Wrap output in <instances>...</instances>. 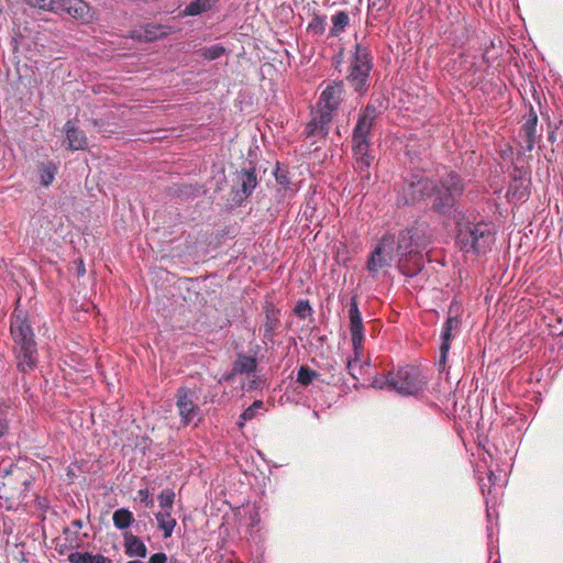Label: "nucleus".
<instances>
[{
    "label": "nucleus",
    "mask_w": 563,
    "mask_h": 563,
    "mask_svg": "<svg viewBox=\"0 0 563 563\" xmlns=\"http://www.w3.org/2000/svg\"><path fill=\"white\" fill-rule=\"evenodd\" d=\"M58 167L53 162L42 163L38 168L40 181L43 186L48 187L55 179Z\"/></svg>",
    "instance_id": "nucleus-29"
},
{
    "label": "nucleus",
    "mask_w": 563,
    "mask_h": 563,
    "mask_svg": "<svg viewBox=\"0 0 563 563\" xmlns=\"http://www.w3.org/2000/svg\"><path fill=\"white\" fill-rule=\"evenodd\" d=\"M487 531H488V538H492V536H493V528H492V527H490V528L488 527V528H487Z\"/></svg>",
    "instance_id": "nucleus-58"
},
{
    "label": "nucleus",
    "mask_w": 563,
    "mask_h": 563,
    "mask_svg": "<svg viewBox=\"0 0 563 563\" xmlns=\"http://www.w3.org/2000/svg\"><path fill=\"white\" fill-rule=\"evenodd\" d=\"M10 332L14 342L16 368L22 374L34 371L38 364V350L29 316L15 308L11 314Z\"/></svg>",
    "instance_id": "nucleus-3"
},
{
    "label": "nucleus",
    "mask_w": 563,
    "mask_h": 563,
    "mask_svg": "<svg viewBox=\"0 0 563 563\" xmlns=\"http://www.w3.org/2000/svg\"><path fill=\"white\" fill-rule=\"evenodd\" d=\"M327 27V15L314 14L307 25V32L313 36H321L324 34Z\"/></svg>",
    "instance_id": "nucleus-30"
},
{
    "label": "nucleus",
    "mask_w": 563,
    "mask_h": 563,
    "mask_svg": "<svg viewBox=\"0 0 563 563\" xmlns=\"http://www.w3.org/2000/svg\"><path fill=\"white\" fill-rule=\"evenodd\" d=\"M461 320L456 316H449L443 323L441 331V344L451 345V341L454 336L453 330H457Z\"/></svg>",
    "instance_id": "nucleus-28"
},
{
    "label": "nucleus",
    "mask_w": 563,
    "mask_h": 563,
    "mask_svg": "<svg viewBox=\"0 0 563 563\" xmlns=\"http://www.w3.org/2000/svg\"><path fill=\"white\" fill-rule=\"evenodd\" d=\"M32 9H38L47 12H58V0H23Z\"/></svg>",
    "instance_id": "nucleus-31"
},
{
    "label": "nucleus",
    "mask_w": 563,
    "mask_h": 563,
    "mask_svg": "<svg viewBox=\"0 0 563 563\" xmlns=\"http://www.w3.org/2000/svg\"><path fill=\"white\" fill-rule=\"evenodd\" d=\"M295 314L300 319H306L308 316L311 314L312 308L310 306L309 300H299L296 302L294 308Z\"/></svg>",
    "instance_id": "nucleus-37"
},
{
    "label": "nucleus",
    "mask_w": 563,
    "mask_h": 563,
    "mask_svg": "<svg viewBox=\"0 0 563 563\" xmlns=\"http://www.w3.org/2000/svg\"><path fill=\"white\" fill-rule=\"evenodd\" d=\"M263 407L264 402L262 400H255L240 415V419H244V421L252 420L256 416L257 411Z\"/></svg>",
    "instance_id": "nucleus-39"
},
{
    "label": "nucleus",
    "mask_w": 563,
    "mask_h": 563,
    "mask_svg": "<svg viewBox=\"0 0 563 563\" xmlns=\"http://www.w3.org/2000/svg\"><path fill=\"white\" fill-rule=\"evenodd\" d=\"M239 185L232 188L233 201L241 206L257 187V175L255 166L243 168L238 173Z\"/></svg>",
    "instance_id": "nucleus-13"
},
{
    "label": "nucleus",
    "mask_w": 563,
    "mask_h": 563,
    "mask_svg": "<svg viewBox=\"0 0 563 563\" xmlns=\"http://www.w3.org/2000/svg\"><path fill=\"white\" fill-rule=\"evenodd\" d=\"M159 507L162 511H172L175 501V493L173 489H163L158 495Z\"/></svg>",
    "instance_id": "nucleus-36"
},
{
    "label": "nucleus",
    "mask_w": 563,
    "mask_h": 563,
    "mask_svg": "<svg viewBox=\"0 0 563 563\" xmlns=\"http://www.w3.org/2000/svg\"><path fill=\"white\" fill-rule=\"evenodd\" d=\"M396 241L398 271L409 278L416 277L420 273L419 266L409 271L408 267L405 266V256H415L416 254H421L419 249L423 245V230L417 224L410 225L399 231L398 235L396 236Z\"/></svg>",
    "instance_id": "nucleus-6"
},
{
    "label": "nucleus",
    "mask_w": 563,
    "mask_h": 563,
    "mask_svg": "<svg viewBox=\"0 0 563 563\" xmlns=\"http://www.w3.org/2000/svg\"><path fill=\"white\" fill-rule=\"evenodd\" d=\"M493 563H500V562H499V559L495 560Z\"/></svg>",
    "instance_id": "nucleus-60"
},
{
    "label": "nucleus",
    "mask_w": 563,
    "mask_h": 563,
    "mask_svg": "<svg viewBox=\"0 0 563 563\" xmlns=\"http://www.w3.org/2000/svg\"><path fill=\"white\" fill-rule=\"evenodd\" d=\"M112 521L118 530L124 531L135 522V519L130 509L122 507L114 510Z\"/></svg>",
    "instance_id": "nucleus-25"
},
{
    "label": "nucleus",
    "mask_w": 563,
    "mask_h": 563,
    "mask_svg": "<svg viewBox=\"0 0 563 563\" xmlns=\"http://www.w3.org/2000/svg\"><path fill=\"white\" fill-rule=\"evenodd\" d=\"M257 358L255 356L246 355L243 352L236 354V358L232 364L234 373H239L240 375L254 374L257 369Z\"/></svg>",
    "instance_id": "nucleus-22"
},
{
    "label": "nucleus",
    "mask_w": 563,
    "mask_h": 563,
    "mask_svg": "<svg viewBox=\"0 0 563 563\" xmlns=\"http://www.w3.org/2000/svg\"><path fill=\"white\" fill-rule=\"evenodd\" d=\"M349 320H350V333L352 347L358 349V345H363L364 342V325L363 318L357 305L356 296H353L349 305Z\"/></svg>",
    "instance_id": "nucleus-14"
},
{
    "label": "nucleus",
    "mask_w": 563,
    "mask_h": 563,
    "mask_svg": "<svg viewBox=\"0 0 563 563\" xmlns=\"http://www.w3.org/2000/svg\"><path fill=\"white\" fill-rule=\"evenodd\" d=\"M487 476H488L489 485H487L483 479H479V487H481V490H482L483 495H485L486 488L488 489V492H490V486L495 485L496 476H495L494 472L493 471H488Z\"/></svg>",
    "instance_id": "nucleus-47"
},
{
    "label": "nucleus",
    "mask_w": 563,
    "mask_h": 563,
    "mask_svg": "<svg viewBox=\"0 0 563 563\" xmlns=\"http://www.w3.org/2000/svg\"><path fill=\"white\" fill-rule=\"evenodd\" d=\"M391 383L390 371H388L386 374H376L372 379L371 386L376 389L393 390Z\"/></svg>",
    "instance_id": "nucleus-33"
},
{
    "label": "nucleus",
    "mask_w": 563,
    "mask_h": 563,
    "mask_svg": "<svg viewBox=\"0 0 563 563\" xmlns=\"http://www.w3.org/2000/svg\"><path fill=\"white\" fill-rule=\"evenodd\" d=\"M58 12L65 11L75 19L88 22L90 16V7L84 0H58Z\"/></svg>",
    "instance_id": "nucleus-16"
},
{
    "label": "nucleus",
    "mask_w": 563,
    "mask_h": 563,
    "mask_svg": "<svg viewBox=\"0 0 563 563\" xmlns=\"http://www.w3.org/2000/svg\"><path fill=\"white\" fill-rule=\"evenodd\" d=\"M388 5V0H368L367 10L368 12H382Z\"/></svg>",
    "instance_id": "nucleus-43"
},
{
    "label": "nucleus",
    "mask_w": 563,
    "mask_h": 563,
    "mask_svg": "<svg viewBox=\"0 0 563 563\" xmlns=\"http://www.w3.org/2000/svg\"><path fill=\"white\" fill-rule=\"evenodd\" d=\"M380 108L382 106L378 100L369 101L361 107L351 133L353 168L357 174L362 188L368 186L372 180L371 168L375 162V154L372 148V131L382 114Z\"/></svg>",
    "instance_id": "nucleus-1"
},
{
    "label": "nucleus",
    "mask_w": 563,
    "mask_h": 563,
    "mask_svg": "<svg viewBox=\"0 0 563 563\" xmlns=\"http://www.w3.org/2000/svg\"><path fill=\"white\" fill-rule=\"evenodd\" d=\"M227 52L225 47L221 44H213L202 48L201 56L207 60H214L220 58Z\"/></svg>",
    "instance_id": "nucleus-34"
},
{
    "label": "nucleus",
    "mask_w": 563,
    "mask_h": 563,
    "mask_svg": "<svg viewBox=\"0 0 563 563\" xmlns=\"http://www.w3.org/2000/svg\"><path fill=\"white\" fill-rule=\"evenodd\" d=\"M89 552H73L68 555L69 563H87Z\"/></svg>",
    "instance_id": "nucleus-45"
},
{
    "label": "nucleus",
    "mask_w": 563,
    "mask_h": 563,
    "mask_svg": "<svg viewBox=\"0 0 563 563\" xmlns=\"http://www.w3.org/2000/svg\"><path fill=\"white\" fill-rule=\"evenodd\" d=\"M167 560L166 553L157 552L150 558L148 563H167Z\"/></svg>",
    "instance_id": "nucleus-50"
},
{
    "label": "nucleus",
    "mask_w": 563,
    "mask_h": 563,
    "mask_svg": "<svg viewBox=\"0 0 563 563\" xmlns=\"http://www.w3.org/2000/svg\"><path fill=\"white\" fill-rule=\"evenodd\" d=\"M63 534L65 536L66 540H69V541H75L77 540V531L76 530H71L70 527H65L63 529Z\"/></svg>",
    "instance_id": "nucleus-52"
},
{
    "label": "nucleus",
    "mask_w": 563,
    "mask_h": 563,
    "mask_svg": "<svg viewBox=\"0 0 563 563\" xmlns=\"http://www.w3.org/2000/svg\"><path fill=\"white\" fill-rule=\"evenodd\" d=\"M489 47H494V41H489L488 46H485L484 52L482 54V58L485 63L488 65L490 64V57H489Z\"/></svg>",
    "instance_id": "nucleus-54"
},
{
    "label": "nucleus",
    "mask_w": 563,
    "mask_h": 563,
    "mask_svg": "<svg viewBox=\"0 0 563 563\" xmlns=\"http://www.w3.org/2000/svg\"><path fill=\"white\" fill-rule=\"evenodd\" d=\"M123 541L125 554L129 558L144 559L147 555V548L145 543L133 533L125 531L123 532Z\"/></svg>",
    "instance_id": "nucleus-20"
},
{
    "label": "nucleus",
    "mask_w": 563,
    "mask_h": 563,
    "mask_svg": "<svg viewBox=\"0 0 563 563\" xmlns=\"http://www.w3.org/2000/svg\"><path fill=\"white\" fill-rule=\"evenodd\" d=\"M520 146L522 153L531 152L534 148L537 141V129L529 126H521L519 131Z\"/></svg>",
    "instance_id": "nucleus-27"
},
{
    "label": "nucleus",
    "mask_w": 563,
    "mask_h": 563,
    "mask_svg": "<svg viewBox=\"0 0 563 563\" xmlns=\"http://www.w3.org/2000/svg\"><path fill=\"white\" fill-rule=\"evenodd\" d=\"M87 563H113L110 558L102 554H92L89 552Z\"/></svg>",
    "instance_id": "nucleus-48"
},
{
    "label": "nucleus",
    "mask_w": 563,
    "mask_h": 563,
    "mask_svg": "<svg viewBox=\"0 0 563 563\" xmlns=\"http://www.w3.org/2000/svg\"><path fill=\"white\" fill-rule=\"evenodd\" d=\"M68 148L71 151L85 150L88 146L87 136L85 132L78 129L71 120H68L64 125Z\"/></svg>",
    "instance_id": "nucleus-19"
},
{
    "label": "nucleus",
    "mask_w": 563,
    "mask_h": 563,
    "mask_svg": "<svg viewBox=\"0 0 563 563\" xmlns=\"http://www.w3.org/2000/svg\"><path fill=\"white\" fill-rule=\"evenodd\" d=\"M432 186L430 200L434 213L455 219V216L464 212L460 208V199L465 192V181L457 172L444 168L432 180Z\"/></svg>",
    "instance_id": "nucleus-2"
},
{
    "label": "nucleus",
    "mask_w": 563,
    "mask_h": 563,
    "mask_svg": "<svg viewBox=\"0 0 563 563\" xmlns=\"http://www.w3.org/2000/svg\"><path fill=\"white\" fill-rule=\"evenodd\" d=\"M405 266L409 271L419 266L420 272L423 269V257L422 254H416L415 256H405Z\"/></svg>",
    "instance_id": "nucleus-40"
},
{
    "label": "nucleus",
    "mask_w": 563,
    "mask_h": 563,
    "mask_svg": "<svg viewBox=\"0 0 563 563\" xmlns=\"http://www.w3.org/2000/svg\"><path fill=\"white\" fill-rule=\"evenodd\" d=\"M9 421L5 417H0V439L9 433Z\"/></svg>",
    "instance_id": "nucleus-51"
},
{
    "label": "nucleus",
    "mask_w": 563,
    "mask_h": 563,
    "mask_svg": "<svg viewBox=\"0 0 563 563\" xmlns=\"http://www.w3.org/2000/svg\"><path fill=\"white\" fill-rule=\"evenodd\" d=\"M311 118L307 122L302 135L311 145L325 141L330 133L334 118L319 111H311Z\"/></svg>",
    "instance_id": "nucleus-12"
},
{
    "label": "nucleus",
    "mask_w": 563,
    "mask_h": 563,
    "mask_svg": "<svg viewBox=\"0 0 563 563\" xmlns=\"http://www.w3.org/2000/svg\"><path fill=\"white\" fill-rule=\"evenodd\" d=\"M274 176L277 183V192L283 198H291L296 195L298 191L297 188L294 187V184L291 183L290 173L287 168L282 167L279 163L276 164L274 169Z\"/></svg>",
    "instance_id": "nucleus-17"
},
{
    "label": "nucleus",
    "mask_w": 563,
    "mask_h": 563,
    "mask_svg": "<svg viewBox=\"0 0 563 563\" xmlns=\"http://www.w3.org/2000/svg\"><path fill=\"white\" fill-rule=\"evenodd\" d=\"M245 422L246 421H244V419L239 418L238 424L242 428V427H244Z\"/></svg>",
    "instance_id": "nucleus-57"
},
{
    "label": "nucleus",
    "mask_w": 563,
    "mask_h": 563,
    "mask_svg": "<svg viewBox=\"0 0 563 563\" xmlns=\"http://www.w3.org/2000/svg\"><path fill=\"white\" fill-rule=\"evenodd\" d=\"M158 529L163 532V537H172L174 529L177 525L175 518L172 517V511H159L155 514Z\"/></svg>",
    "instance_id": "nucleus-24"
},
{
    "label": "nucleus",
    "mask_w": 563,
    "mask_h": 563,
    "mask_svg": "<svg viewBox=\"0 0 563 563\" xmlns=\"http://www.w3.org/2000/svg\"><path fill=\"white\" fill-rule=\"evenodd\" d=\"M265 321L263 323V343L268 345L274 343L275 331L280 324L279 310L272 303L267 302L264 307Z\"/></svg>",
    "instance_id": "nucleus-15"
},
{
    "label": "nucleus",
    "mask_w": 563,
    "mask_h": 563,
    "mask_svg": "<svg viewBox=\"0 0 563 563\" xmlns=\"http://www.w3.org/2000/svg\"><path fill=\"white\" fill-rule=\"evenodd\" d=\"M331 21L332 26L330 29L329 36L338 37L349 26L350 15L346 11H338L332 15Z\"/></svg>",
    "instance_id": "nucleus-26"
},
{
    "label": "nucleus",
    "mask_w": 563,
    "mask_h": 563,
    "mask_svg": "<svg viewBox=\"0 0 563 563\" xmlns=\"http://www.w3.org/2000/svg\"><path fill=\"white\" fill-rule=\"evenodd\" d=\"M433 178L421 172H411L405 178L397 190V206H416L432 195Z\"/></svg>",
    "instance_id": "nucleus-7"
},
{
    "label": "nucleus",
    "mask_w": 563,
    "mask_h": 563,
    "mask_svg": "<svg viewBox=\"0 0 563 563\" xmlns=\"http://www.w3.org/2000/svg\"><path fill=\"white\" fill-rule=\"evenodd\" d=\"M319 376V374L311 369L309 366L307 365H301L298 371H297V383H299L301 386H305L307 387L308 385H310L317 377Z\"/></svg>",
    "instance_id": "nucleus-32"
},
{
    "label": "nucleus",
    "mask_w": 563,
    "mask_h": 563,
    "mask_svg": "<svg viewBox=\"0 0 563 563\" xmlns=\"http://www.w3.org/2000/svg\"><path fill=\"white\" fill-rule=\"evenodd\" d=\"M508 196L517 200H526L529 197L528 187L523 185H511L508 189Z\"/></svg>",
    "instance_id": "nucleus-38"
},
{
    "label": "nucleus",
    "mask_w": 563,
    "mask_h": 563,
    "mask_svg": "<svg viewBox=\"0 0 563 563\" xmlns=\"http://www.w3.org/2000/svg\"><path fill=\"white\" fill-rule=\"evenodd\" d=\"M396 235L390 232H386L380 238L367 260V271L372 274H376L380 268L389 266L393 262L394 254H396Z\"/></svg>",
    "instance_id": "nucleus-10"
},
{
    "label": "nucleus",
    "mask_w": 563,
    "mask_h": 563,
    "mask_svg": "<svg viewBox=\"0 0 563 563\" xmlns=\"http://www.w3.org/2000/svg\"><path fill=\"white\" fill-rule=\"evenodd\" d=\"M528 174V168H526L525 166L514 164L512 169L510 172V177L515 183H517L523 180Z\"/></svg>",
    "instance_id": "nucleus-41"
},
{
    "label": "nucleus",
    "mask_w": 563,
    "mask_h": 563,
    "mask_svg": "<svg viewBox=\"0 0 563 563\" xmlns=\"http://www.w3.org/2000/svg\"><path fill=\"white\" fill-rule=\"evenodd\" d=\"M390 379L393 390L401 396H418L427 384L426 377L412 365L390 369Z\"/></svg>",
    "instance_id": "nucleus-8"
},
{
    "label": "nucleus",
    "mask_w": 563,
    "mask_h": 563,
    "mask_svg": "<svg viewBox=\"0 0 563 563\" xmlns=\"http://www.w3.org/2000/svg\"><path fill=\"white\" fill-rule=\"evenodd\" d=\"M219 0H195L183 10V16H197L212 10Z\"/></svg>",
    "instance_id": "nucleus-23"
},
{
    "label": "nucleus",
    "mask_w": 563,
    "mask_h": 563,
    "mask_svg": "<svg viewBox=\"0 0 563 563\" xmlns=\"http://www.w3.org/2000/svg\"><path fill=\"white\" fill-rule=\"evenodd\" d=\"M373 67L374 62L371 49L363 44L356 43L350 58L345 79L360 97L365 96L369 89Z\"/></svg>",
    "instance_id": "nucleus-5"
},
{
    "label": "nucleus",
    "mask_w": 563,
    "mask_h": 563,
    "mask_svg": "<svg viewBox=\"0 0 563 563\" xmlns=\"http://www.w3.org/2000/svg\"><path fill=\"white\" fill-rule=\"evenodd\" d=\"M176 407L183 427L197 428L202 421L201 409L195 401V393L187 387H179L176 393Z\"/></svg>",
    "instance_id": "nucleus-9"
},
{
    "label": "nucleus",
    "mask_w": 563,
    "mask_h": 563,
    "mask_svg": "<svg viewBox=\"0 0 563 563\" xmlns=\"http://www.w3.org/2000/svg\"><path fill=\"white\" fill-rule=\"evenodd\" d=\"M353 355L347 360L346 369L347 373L355 379L360 380L371 366L368 361H362L363 345H358V349L352 347Z\"/></svg>",
    "instance_id": "nucleus-18"
},
{
    "label": "nucleus",
    "mask_w": 563,
    "mask_h": 563,
    "mask_svg": "<svg viewBox=\"0 0 563 563\" xmlns=\"http://www.w3.org/2000/svg\"><path fill=\"white\" fill-rule=\"evenodd\" d=\"M240 375L239 373H234V367L232 366L231 369L227 373H224L220 379H219V383L220 384H223V383H229V382H233L235 376Z\"/></svg>",
    "instance_id": "nucleus-49"
},
{
    "label": "nucleus",
    "mask_w": 563,
    "mask_h": 563,
    "mask_svg": "<svg viewBox=\"0 0 563 563\" xmlns=\"http://www.w3.org/2000/svg\"><path fill=\"white\" fill-rule=\"evenodd\" d=\"M316 211V208L311 206L310 203H307L305 208L301 210L302 217L306 219L311 218Z\"/></svg>",
    "instance_id": "nucleus-53"
},
{
    "label": "nucleus",
    "mask_w": 563,
    "mask_h": 563,
    "mask_svg": "<svg viewBox=\"0 0 563 563\" xmlns=\"http://www.w3.org/2000/svg\"><path fill=\"white\" fill-rule=\"evenodd\" d=\"M343 80L331 81L320 93L314 110L334 118L343 101Z\"/></svg>",
    "instance_id": "nucleus-11"
},
{
    "label": "nucleus",
    "mask_w": 563,
    "mask_h": 563,
    "mask_svg": "<svg viewBox=\"0 0 563 563\" xmlns=\"http://www.w3.org/2000/svg\"><path fill=\"white\" fill-rule=\"evenodd\" d=\"M466 212L455 216V243L465 254L481 255L490 250L495 240L494 227L484 220L473 221Z\"/></svg>",
    "instance_id": "nucleus-4"
},
{
    "label": "nucleus",
    "mask_w": 563,
    "mask_h": 563,
    "mask_svg": "<svg viewBox=\"0 0 563 563\" xmlns=\"http://www.w3.org/2000/svg\"><path fill=\"white\" fill-rule=\"evenodd\" d=\"M162 34V26L155 25V24H147L143 29V33L140 34L137 37L145 42H152L158 38Z\"/></svg>",
    "instance_id": "nucleus-35"
},
{
    "label": "nucleus",
    "mask_w": 563,
    "mask_h": 563,
    "mask_svg": "<svg viewBox=\"0 0 563 563\" xmlns=\"http://www.w3.org/2000/svg\"><path fill=\"white\" fill-rule=\"evenodd\" d=\"M450 347H451V345H446V344L440 345V357L437 362V366L440 372H443L445 369Z\"/></svg>",
    "instance_id": "nucleus-42"
},
{
    "label": "nucleus",
    "mask_w": 563,
    "mask_h": 563,
    "mask_svg": "<svg viewBox=\"0 0 563 563\" xmlns=\"http://www.w3.org/2000/svg\"><path fill=\"white\" fill-rule=\"evenodd\" d=\"M450 22H451L452 26L457 24V25H461L463 29V32L461 33V35L455 34L457 32V29L450 31L451 35L454 34V37L451 38L453 42V45L454 46L464 45L467 42V33H468L467 23H466L465 18L462 15L461 11L457 10L456 8L454 9V11L450 12Z\"/></svg>",
    "instance_id": "nucleus-21"
},
{
    "label": "nucleus",
    "mask_w": 563,
    "mask_h": 563,
    "mask_svg": "<svg viewBox=\"0 0 563 563\" xmlns=\"http://www.w3.org/2000/svg\"><path fill=\"white\" fill-rule=\"evenodd\" d=\"M137 497L142 504L146 507H152L154 505L153 498H151L150 490L147 488H142L137 492Z\"/></svg>",
    "instance_id": "nucleus-44"
},
{
    "label": "nucleus",
    "mask_w": 563,
    "mask_h": 563,
    "mask_svg": "<svg viewBox=\"0 0 563 563\" xmlns=\"http://www.w3.org/2000/svg\"><path fill=\"white\" fill-rule=\"evenodd\" d=\"M537 124H538V115H537L536 111L531 108L521 126H529V128L537 129Z\"/></svg>",
    "instance_id": "nucleus-46"
},
{
    "label": "nucleus",
    "mask_w": 563,
    "mask_h": 563,
    "mask_svg": "<svg viewBox=\"0 0 563 563\" xmlns=\"http://www.w3.org/2000/svg\"><path fill=\"white\" fill-rule=\"evenodd\" d=\"M71 526L75 528V530H79L82 528L84 523H82V520L80 519H75L73 522H71Z\"/></svg>",
    "instance_id": "nucleus-55"
},
{
    "label": "nucleus",
    "mask_w": 563,
    "mask_h": 563,
    "mask_svg": "<svg viewBox=\"0 0 563 563\" xmlns=\"http://www.w3.org/2000/svg\"><path fill=\"white\" fill-rule=\"evenodd\" d=\"M487 518H488L489 521L492 520V516H490L489 512L487 514Z\"/></svg>",
    "instance_id": "nucleus-59"
},
{
    "label": "nucleus",
    "mask_w": 563,
    "mask_h": 563,
    "mask_svg": "<svg viewBox=\"0 0 563 563\" xmlns=\"http://www.w3.org/2000/svg\"><path fill=\"white\" fill-rule=\"evenodd\" d=\"M256 387V380L253 379L247 386H243L244 389L246 390H251V389H254Z\"/></svg>",
    "instance_id": "nucleus-56"
}]
</instances>
